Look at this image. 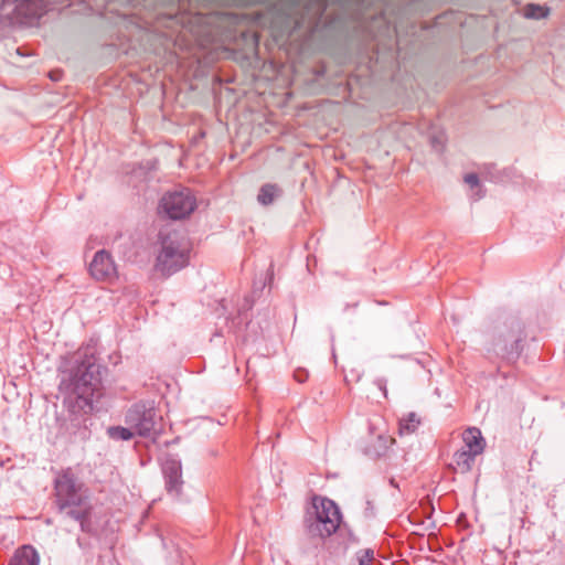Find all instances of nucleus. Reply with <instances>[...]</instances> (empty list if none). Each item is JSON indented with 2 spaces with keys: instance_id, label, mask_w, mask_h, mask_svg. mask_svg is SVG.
Masks as SVG:
<instances>
[{
  "instance_id": "nucleus-1",
  "label": "nucleus",
  "mask_w": 565,
  "mask_h": 565,
  "mask_svg": "<svg viewBox=\"0 0 565 565\" xmlns=\"http://www.w3.org/2000/svg\"><path fill=\"white\" fill-rule=\"evenodd\" d=\"M103 370L94 354L84 351L78 353L72 366L61 372L58 391L70 413L86 415L93 411L94 399L103 396Z\"/></svg>"
},
{
  "instance_id": "nucleus-2",
  "label": "nucleus",
  "mask_w": 565,
  "mask_h": 565,
  "mask_svg": "<svg viewBox=\"0 0 565 565\" xmlns=\"http://www.w3.org/2000/svg\"><path fill=\"white\" fill-rule=\"evenodd\" d=\"M160 238L154 268L169 277L189 265L191 243L183 233L177 231L160 233Z\"/></svg>"
},
{
  "instance_id": "nucleus-3",
  "label": "nucleus",
  "mask_w": 565,
  "mask_h": 565,
  "mask_svg": "<svg viewBox=\"0 0 565 565\" xmlns=\"http://www.w3.org/2000/svg\"><path fill=\"white\" fill-rule=\"evenodd\" d=\"M525 339L523 323L518 317H508L492 332V350L507 362H515L523 350Z\"/></svg>"
},
{
  "instance_id": "nucleus-4",
  "label": "nucleus",
  "mask_w": 565,
  "mask_h": 565,
  "mask_svg": "<svg viewBox=\"0 0 565 565\" xmlns=\"http://www.w3.org/2000/svg\"><path fill=\"white\" fill-rule=\"evenodd\" d=\"M55 503L60 513L81 509L89 503V493L85 484L71 468L57 475L54 481Z\"/></svg>"
},
{
  "instance_id": "nucleus-5",
  "label": "nucleus",
  "mask_w": 565,
  "mask_h": 565,
  "mask_svg": "<svg viewBox=\"0 0 565 565\" xmlns=\"http://www.w3.org/2000/svg\"><path fill=\"white\" fill-rule=\"evenodd\" d=\"M312 509L313 511L308 512L305 519L308 535L326 539L335 533L341 522L338 505L330 499L315 498Z\"/></svg>"
},
{
  "instance_id": "nucleus-6",
  "label": "nucleus",
  "mask_w": 565,
  "mask_h": 565,
  "mask_svg": "<svg viewBox=\"0 0 565 565\" xmlns=\"http://www.w3.org/2000/svg\"><path fill=\"white\" fill-rule=\"evenodd\" d=\"M195 207V196L189 189L164 194L159 204L160 212H163L171 220L185 218Z\"/></svg>"
},
{
  "instance_id": "nucleus-7",
  "label": "nucleus",
  "mask_w": 565,
  "mask_h": 565,
  "mask_svg": "<svg viewBox=\"0 0 565 565\" xmlns=\"http://www.w3.org/2000/svg\"><path fill=\"white\" fill-rule=\"evenodd\" d=\"M44 12L42 0H2L0 20L9 24L21 22L22 19H39Z\"/></svg>"
},
{
  "instance_id": "nucleus-8",
  "label": "nucleus",
  "mask_w": 565,
  "mask_h": 565,
  "mask_svg": "<svg viewBox=\"0 0 565 565\" xmlns=\"http://www.w3.org/2000/svg\"><path fill=\"white\" fill-rule=\"evenodd\" d=\"M156 409L145 402L134 404L126 413L125 423L132 428L136 435L150 437L156 431Z\"/></svg>"
},
{
  "instance_id": "nucleus-9",
  "label": "nucleus",
  "mask_w": 565,
  "mask_h": 565,
  "mask_svg": "<svg viewBox=\"0 0 565 565\" xmlns=\"http://www.w3.org/2000/svg\"><path fill=\"white\" fill-rule=\"evenodd\" d=\"M92 277L99 281H111L117 277V267L109 252L100 249L96 252L89 263Z\"/></svg>"
},
{
  "instance_id": "nucleus-10",
  "label": "nucleus",
  "mask_w": 565,
  "mask_h": 565,
  "mask_svg": "<svg viewBox=\"0 0 565 565\" xmlns=\"http://www.w3.org/2000/svg\"><path fill=\"white\" fill-rule=\"evenodd\" d=\"M162 473L168 494L178 498L183 487L181 461L174 457H168L162 463Z\"/></svg>"
},
{
  "instance_id": "nucleus-11",
  "label": "nucleus",
  "mask_w": 565,
  "mask_h": 565,
  "mask_svg": "<svg viewBox=\"0 0 565 565\" xmlns=\"http://www.w3.org/2000/svg\"><path fill=\"white\" fill-rule=\"evenodd\" d=\"M375 423L371 422L369 425L370 434L372 436L371 441L364 447L363 451L366 456L372 458H380L386 454L393 441L383 431L377 434L374 433Z\"/></svg>"
},
{
  "instance_id": "nucleus-12",
  "label": "nucleus",
  "mask_w": 565,
  "mask_h": 565,
  "mask_svg": "<svg viewBox=\"0 0 565 565\" xmlns=\"http://www.w3.org/2000/svg\"><path fill=\"white\" fill-rule=\"evenodd\" d=\"M462 439L465 443L463 448L467 449L469 452L476 454L478 456L483 451L486 441L479 428H467L462 434Z\"/></svg>"
},
{
  "instance_id": "nucleus-13",
  "label": "nucleus",
  "mask_w": 565,
  "mask_h": 565,
  "mask_svg": "<svg viewBox=\"0 0 565 565\" xmlns=\"http://www.w3.org/2000/svg\"><path fill=\"white\" fill-rule=\"evenodd\" d=\"M39 563L40 556L36 550L31 545H24L15 552L9 565H39Z\"/></svg>"
},
{
  "instance_id": "nucleus-14",
  "label": "nucleus",
  "mask_w": 565,
  "mask_h": 565,
  "mask_svg": "<svg viewBox=\"0 0 565 565\" xmlns=\"http://www.w3.org/2000/svg\"><path fill=\"white\" fill-rule=\"evenodd\" d=\"M281 194V189L274 183H266L262 185L257 194V201L262 205H269L276 198Z\"/></svg>"
},
{
  "instance_id": "nucleus-15",
  "label": "nucleus",
  "mask_w": 565,
  "mask_h": 565,
  "mask_svg": "<svg viewBox=\"0 0 565 565\" xmlns=\"http://www.w3.org/2000/svg\"><path fill=\"white\" fill-rule=\"evenodd\" d=\"M476 457V454L469 452L467 449L462 448L455 452L454 461L460 472H468L471 470Z\"/></svg>"
},
{
  "instance_id": "nucleus-16",
  "label": "nucleus",
  "mask_w": 565,
  "mask_h": 565,
  "mask_svg": "<svg viewBox=\"0 0 565 565\" xmlns=\"http://www.w3.org/2000/svg\"><path fill=\"white\" fill-rule=\"evenodd\" d=\"M90 504L83 507L81 509H73L70 510L65 515L67 518H71L79 523L81 530L83 532L88 531L89 526V516H90Z\"/></svg>"
},
{
  "instance_id": "nucleus-17",
  "label": "nucleus",
  "mask_w": 565,
  "mask_h": 565,
  "mask_svg": "<svg viewBox=\"0 0 565 565\" xmlns=\"http://www.w3.org/2000/svg\"><path fill=\"white\" fill-rule=\"evenodd\" d=\"M420 425V419L415 413H409L406 417L399 419V435H411L415 433Z\"/></svg>"
},
{
  "instance_id": "nucleus-18",
  "label": "nucleus",
  "mask_w": 565,
  "mask_h": 565,
  "mask_svg": "<svg viewBox=\"0 0 565 565\" xmlns=\"http://www.w3.org/2000/svg\"><path fill=\"white\" fill-rule=\"evenodd\" d=\"M107 435L114 440H130L136 436L131 427L111 426L107 429Z\"/></svg>"
},
{
  "instance_id": "nucleus-19",
  "label": "nucleus",
  "mask_w": 565,
  "mask_h": 565,
  "mask_svg": "<svg viewBox=\"0 0 565 565\" xmlns=\"http://www.w3.org/2000/svg\"><path fill=\"white\" fill-rule=\"evenodd\" d=\"M548 14V9L539 4H529L525 9V17L531 19H542Z\"/></svg>"
},
{
  "instance_id": "nucleus-20",
  "label": "nucleus",
  "mask_w": 565,
  "mask_h": 565,
  "mask_svg": "<svg viewBox=\"0 0 565 565\" xmlns=\"http://www.w3.org/2000/svg\"><path fill=\"white\" fill-rule=\"evenodd\" d=\"M358 565H371L374 559V551L364 548L356 552Z\"/></svg>"
},
{
  "instance_id": "nucleus-21",
  "label": "nucleus",
  "mask_w": 565,
  "mask_h": 565,
  "mask_svg": "<svg viewBox=\"0 0 565 565\" xmlns=\"http://www.w3.org/2000/svg\"><path fill=\"white\" fill-rule=\"evenodd\" d=\"M430 143H431V147L440 152L443 149H444V145H445V136H444V132H438L436 135H433L430 137Z\"/></svg>"
},
{
  "instance_id": "nucleus-22",
  "label": "nucleus",
  "mask_w": 565,
  "mask_h": 565,
  "mask_svg": "<svg viewBox=\"0 0 565 565\" xmlns=\"http://www.w3.org/2000/svg\"><path fill=\"white\" fill-rule=\"evenodd\" d=\"M465 182L471 188L479 186V177L476 173H469L465 177Z\"/></svg>"
},
{
  "instance_id": "nucleus-23",
  "label": "nucleus",
  "mask_w": 565,
  "mask_h": 565,
  "mask_svg": "<svg viewBox=\"0 0 565 565\" xmlns=\"http://www.w3.org/2000/svg\"><path fill=\"white\" fill-rule=\"evenodd\" d=\"M364 515L366 518H373L375 515V507L372 500L367 499L365 501V510Z\"/></svg>"
},
{
  "instance_id": "nucleus-24",
  "label": "nucleus",
  "mask_w": 565,
  "mask_h": 565,
  "mask_svg": "<svg viewBox=\"0 0 565 565\" xmlns=\"http://www.w3.org/2000/svg\"><path fill=\"white\" fill-rule=\"evenodd\" d=\"M375 384L381 391H383L384 395L386 396V381L384 379H377Z\"/></svg>"
},
{
  "instance_id": "nucleus-25",
  "label": "nucleus",
  "mask_w": 565,
  "mask_h": 565,
  "mask_svg": "<svg viewBox=\"0 0 565 565\" xmlns=\"http://www.w3.org/2000/svg\"><path fill=\"white\" fill-rule=\"evenodd\" d=\"M317 4V13L318 15H322L326 10V4L321 0H315Z\"/></svg>"
},
{
  "instance_id": "nucleus-26",
  "label": "nucleus",
  "mask_w": 565,
  "mask_h": 565,
  "mask_svg": "<svg viewBox=\"0 0 565 565\" xmlns=\"http://www.w3.org/2000/svg\"><path fill=\"white\" fill-rule=\"evenodd\" d=\"M50 76H51V78H52L53 81H58V79H60V77H61V76H60V73H57V72H52V73L50 74Z\"/></svg>"
},
{
  "instance_id": "nucleus-27",
  "label": "nucleus",
  "mask_w": 565,
  "mask_h": 565,
  "mask_svg": "<svg viewBox=\"0 0 565 565\" xmlns=\"http://www.w3.org/2000/svg\"><path fill=\"white\" fill-rule=\"evenodd\" d=\"M295 377L298 382H303L305 379H306V375H299V374H295Z\"/></svg>"
}]
</instances>
